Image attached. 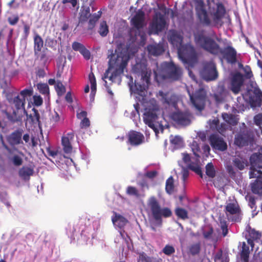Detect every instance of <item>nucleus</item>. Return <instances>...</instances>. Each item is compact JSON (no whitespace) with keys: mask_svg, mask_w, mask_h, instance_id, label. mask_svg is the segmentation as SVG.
<instances>
[{"mask_svg":"<svg viewBox=\"0 0 262 262\" xmlns=\"http://www.w3.org/2000/svg\"><path fill=\"white\" fill-rule=\"evenodd\" d=\"M33 91L32 89H25L23 90H22L20 92L19 95H18V96H20V97L21 98H24L25 100L26 98H27L28 97H30L33 95Z\"/></svg>","mask_w":262,"mask_h":262,"instance_id":"8fccbe9b","label":"nucleus"},{"mask_svg":"<svg viewBox=\"0 0 262 262\" xmlns=\"http://www.w3.org/2000/svg\"><path fill=\"white\" fill-rule=\"evenodd\" d=\"M221 229L222 231V235L224 237L227 236L228 233V225L226 222L225 221H221Z\"/></svg>","mask_w":262,"mask_h":262,"instance_id":"680f3d73","label":"nucleus"},{"mask_svg":"<svg viewBox=\"0 0 262 262\" xmlns=\"http://www.w3.org/2000/svg\"><path fill=\"white\" fill-rule=\"evenodd\" d=\"M22 134V129H17L12 132L7 138L9 144L11 146H15L23 143Z\"/></svg>","mask_w":262,"mask_h":262,"instance_id":"aec40b11","label":"nucleus"},{"mask_svg":"<svg viewBox=\"0 0 262 262\" xmlns=\"http://www.w3.org/2000/svg\"><path fill=\"white\" fill-rule=\"evenodd\" d=\"M199 83V89L196 90L194 94L190 93L189 90H188L190 100L193 106L199 111H202L204 107L205 102L206 98V92L205 89L201 87V84L203 83Z\"/></svg>","mask_w":262,"mask_h":262,"instance_id":"6e6552de","label":"nucleus"},{"mask_svg":"<svg viewBox=\"0 0 262 262\" xmlns=\"http://www.w3.org/2000/svg\"><path fill=\"white\" fill-rule=\"evenodd\" d=\"M18 173L20 177L27 179L33 174L34 170L32 168L23 166L19 169Z\"/></svg>","mask_w":262,"mask_h":262,"instance_id":"7c9ffc66","label":"nucleus"},{"mask_svg":"<svg viewBox=\"0 0 262 262\" xmlns=\"http://www.w3.org/2000/svg\"><path fill=\"white\" fill-rule=\"evenodd\" d=\"M147 205L150 209L152 217L155 221L162 224V217H170L172 213L171 209L168 207L161 208L160 203L155 196H151L147 200Z\"/></svg>","mask_w":262,"mask_h":262,"instance_id":"39448f33","label":"nucleus"},{"mask_svg":"<svg viewBox=\"0 0 262 262\" xmlns=\"http://www.w3.org/2000/svg\"><path fill=\"white\" fill-rule=\"evenodd\" d=\"M247 90L243 93V98L250 104L252 107L259 106L262 103V93L260 90L252 86V83H247Z\"/></svg>","mask_w":262,"mask_h":262,"instance_id":"423d86ee","label":"nucleus"},{"mask_svg":"<svg viewBox=\"0 0 262 262\" xmlns=\"http://www.w3.org/2000/svg\"><path fill=\"white\" fill-rule=\"evenodd\" d=\"M168 40L172 45H181L183 41V36L179 31L176 30H169Z\"/></svg>","mask_w":262,"mask_h":262,"instance_id":"5701e85b","label":"nucleus"},{"mask_svg":"<svg viewBox=\"0 0 262 262\" xmlns=\"http://www.w3.org/2000/svg\"><path fill=\"white\" fill-rule=\"evenodd\" d=\"M171 120L178 125L188 126L191 123V114L186 112L178 111L170 115Z\"/></svg>","mask_w":262,"mask_h":262,"instance_id":"9d476101","label":"nucleus"},{"mask_svg":"<svg viewBox=\"0 0 262 262\" xmlns=\"http://www.w3.org/2000/svg\"><path fill=\"white\" fill-rule=\"evenodd\" d=\"M80 53L83 56L85 60H89L91 58V54L90 51L84 46L80 51Z\"/></svg>","mask_w":262,"mask_h":262,"instance_id":"69168bd1","label":"nucleus"},{"mask_svg":"<svg viewBox=\"0 0 262 262\" xmlns=\"http://www.w3.org/2000/svg\"><path fill=\"white\" fill-rule=\"evenodd\" d=\"M98 32L102 37H106L107 35L109 32V27L105 20H102L100 22Z\"/></svg>","mask_w":262,"mask_h":262,"instance_id":"2f4dec72","label":"nucleus"},{"mask_svg":"<svg viewBox=\"0 0 262 262\" xmlns=\"http://www.w3.org/2000/svg\"><path fill=\"white\" fill-rule=\"evenodd\" d=\"M234 165L239 170H243L245 168V163L241 159L235 158L233 161Z\"/></svg>","mask_w":262,"mask_h":262,"instance_id":"13d9d810","label":"nucleus"},{"mask_svg":"<svg viewBox=\"0 0 262 262\" xmlns=\"http://www.w3.org/2000/svg\"><path fill=\"white\" fill-rule=\"evenodd\" d=\"M159 106L157 104L154 105L152 108H146L143 114V119L145 123L156 132L154 122L158 119L157 112Z\"/></svg>","mask_w":262,"mask_h":262,"instance_id":"1a4fd4ad","label":"nucleus"},{"mask_svg":"<svg viewBox=\"0 0 262 262\" xmlns=\"http://www.w3.org/2000/svg\"><path fill=\"white\" fill-rule=\"evenodd\" d=\"M201 245L200 242L193 244L189 247V252L192 256H195L200 253Z\"/></svg>","mask_w":262,"mask_h":262,"instance_id":"c9c22d12","label":"nucleus"},{"mask_svg":"<svg viewBox=\"0 0 262 262\" xmlns=\"http://www.w3.org/2000/svg\"><path fill=\"white\" fill-rule=\"evenodd\" d=\"M223 119L228 124L232 125H235L238 121L234 115L224 113L222 114Z\"/></svg>","mask_w":262,"mask_h":262,"instance_id":"f704fd0d","label":"nucleus"},{"mask_svg":"<svg viewBox=\"0 0 262 262\" xmlns=\"http://www.w3.org/2000/svg\"><path fill=\"white\" fill-rule=\"evenodd\" d=\"M50 84L52 85L53 84H55V88L56 91L58 96L63 95L66 92V89L65 86H64L62 83H49Z\"/></svg>","mask_w":262,"mask_h":262,"instance_id":"37998d69","label":"nucleus"},{"mask_svg":"<svg viewBox=\"0 0 262 262\" xmlns=\"http://www.w3.org/2000/svg\"><path fill=\"white\" fill-rule=\"evenodd\" d=\"M24 31L20 39V45L24 46V49H26L27 45V39L30 34V25L26 23L23 24Z\"/></svg>","mask_w":262,"mask_h":262,"instance_id":"cd10ccee","label":"nucleus"},{"mask_svg":"<svg viewBox=\"0 0 262 262\" xmlns=\"http://www.w3.org/2000/svg\"><path fill=\"white\" fill-rule=\"evenodd\" d=\"M250 178H256V179H259L262 178V171L260 170H257L254 168L251 169L249 172Z\"/></svg>","mask_w":262,"mask_h":262,"instance_id":"5fc2aeb1","label":"nucleus"},{"mask_svg":"<svg viewBox=\"0 0 262 262\" xmlns=\"http://www.w3.org/2000/svg\"><path fill=\"white\" fill-rule=\"evenodd\" d=\"M176 215L182 220H186L188 218V212L186 210L181 207H177L175 210Z\"/></svg>","mask_w":262,"mask_h":262,"instance_id":"4c0bfd02","label":"nucleus"},{"mask_svg":"<svg viewBox=\"0 0 262 262\" xmlns=\"http://www.w3.org/2000/svg\"><path fill=\"white\" fill-rule=\"evenodd\" d=\"M215 7L209 8L211 9L210 14L212 16L213 21L215 24L219 23L224 17L226 13V8L221 2H215L214 0H212Z\"/></svg>","mask_w":262,"mask_h":262,"instance_id":"9b49d317","label":"nucleus"},{"mask_svg":"<svg viewBox=\"0 0 262 262\" xmlns=\"http://www.w3.org/2000/svg\"><path fill=\"white\" fill-rule=\"evenodd\" d=\"M108 51L110 53L107 56V58L109 59L108 68L105 70L102 79L104 82H107L104 79H108L113 82L114 79L123 73L127 61L124 58L125 52L121 51L118 53L117 49L115 53L113 49H110Z\"/></svg>","mask_w":262,"mask_h":262,"instance_id":"f257e3e1","label":"nucleus"},{"mask_svg":"<svg viewBox=\"0 0 262 262\" xmlns=\"http://www.w3.org/2000/svg\"><path fill=\"white\" fill-rule=\"evenodd\" d=\"M211 147L216 150L224 151L227 149V144L224 139L216 134H211L209 138Z\"/></svg>","mask_w":262,"mask_h":262,"instance_id":"a211bd4d","label":"nucleus"},{"mask_svg":"<svg viewBox=\"0 0 262 262\" xmlns=\"http://www.w3.org/2000/svg\"><path fill=\"white\" fill-rule=\"evenodd\" d=\"M174 180L173 177L170 176L166 181L165 191L168 194H171L174 192Z\"/></svg>","mask_w":262,"mask_h":262,"instance_id":"72a5a7b5","label":"nucleus"},{"mask_svg":"<svg viewBox=\"0 0 262 262\" xmlns=\"http://www.w3.org/2000/svg\"><path fill=\"white\" fill-rule=\"evenodd\" d=\"M213 232V228L211 225L206 226L205 228L202 230V234L205 239H210Z\"/></svg>","mask_w":262,"mask_h":262,"instance_id":"ea45409f","label":"nucleus"},{"mask_svg":"<svg viewBox=\"0 0 262 262\" xmlns=\"http://www.w3.org/2000/svg\"><path fill=\"white\" fill-rule=\"evenodd\" d=\"M205 168L206 175L209 178H213L215 176V171L213 164L211 162L208 163Z\"/></svg>","mask_w":262,"mask_h":262,"instance_id":"79ce46f5","label":"nucleus"},{"mask_svg":"<svg viewBox=\"0 0 262 262\" xmlns=\"http://www.w3.org/2000/svg\"><path fill=\"white\" fill-rule=\"evenodd\" d=\"M165 21L162 19H160L152 26V29L156 31L157 33L162 32L165 27Z\"/></svg>","mask_w":262,"mask_h":262,"instance_id":"58836bf2","label":"nucleus"},{"mask_svg":"<svg viewBox=\"0 0 262 262\" xmlns=\"http://www.w3.org/2000/svg\"><path fill=\"white\" fill-rule=\"evenodd\" d=\"M253 135L248 130H244L237 134L234 138V144L241 147L247 146L253 141Z\"/></svg>","mask_w":262,"mask_h":262,"instance_id":"2eb2a0df","label":"nucleus"},{"mask_svg":"<svg viewBox=\"0 0 262 262\" xmlns=\"http://www.w3.org/2000/svg\"><path fill=\"white\" fill-rule=\"evenodd\" d=\"M34 52L35 56H38V53L41 51L43 47L44 41L42 37L37 33L34 34Z\"/></svg>","mask_w":262,"mask_h":262,"instance_id":"393cba45","label":"nucleus"},{"mask_svg":"<svg viewBox=\"0 0 262 262\" xmlns=\"http://www.w3.org/2000/svg\"><path fill=\"white\" fill-rule=\"evenodd\" d=\"M162 252L165 255L170 256L175 253V249L171 245H166L162 249Z\"/></svg>","mask_w":262,"mask_h":262,"instance_id":"6e6d98bb","label":"nucleus"},{"mask_svg":"<svg viewBox=\"0 0 262 262\" xmlns=\"http://www.w3.org/2000/svg\"><path fill=\"white\" fill-rule=\"evenodd\" d=\"M74 134L70 132L62 138L61 142L63 146V150L66 154H70L72 151V146L71 141L73 140Z\"/></svg>","mask_w":262,"mask_h":262,"instance_id":"4be33fe9","label":"nucleus"},{"mask_svg":"<svg viewBox=\"0 0 262 262\" xmlns=\"http://www.w3.org/2000/svg\"><path fill=\"white\" fill-rule=\"evenodd\" d=\"M251 188L254 194H262V178L256 179L251 184Z\"/></svg>","mask_w":262,"mask_h":262,"instance_id":"c85d7f7f","label":"nucleus"},{"mask_svg":"<svg viewBox=\"0 0 262 262\" xmlns=\"http://www.w3.org/2000/svg\"><path fill=\"white\" fill-rule=\"evenodd\" d=\"M126 193L128 195L135 196L137 198L140 196L138 190L134 186H128L126 189Z\"/></svg>","mask_w":262,"mask_h":262,"instance_id":"3c124183","label":"nucleus"},{"mask_svg":"<svg viewBox=\"0 0 262 262\" xmlns=\"http://www.w3.org/2000/svg\"><path fill=\"white\" fill-rule=\"evenodd\" d=\"M201 75L207 82L215 80L218 77V73L214 64L208 63L205 64L201 72Z\"/></svg>","mask_w":262,"mask_h":262,"instance_id":"4468645a","label":"nucleus"},{"mask_svg":"<svg viewBox=\"0 0 262 262\" xmlns=\"http://www.w3.org/2000/svg\"><path fill=\"white\" fill-rule=\"evenodd\" d=\"M32 111L33 112L32 114H30L29 115V118L31 119V121L33 123H40V115L38 112V111L35 108H32Z\"/></svg>","mask_w":262,"mask_h":262,"instance_id":"49530a36","label":"nucleus"},{"mask_svg":"<svg viewBox=\"0 0 262 262\" xmlns=\"http://www.w3.org/2000/svg\"><path fill=\"white\" fill-rule=\"evenodd\" d=\"M249 235L250 238L254 239L255 241L260 239L261 236V233L254 229H250L249 231Z\"/></svg>","mask_w":262,"mask_h":262,"instance_id":"864d4df0","label":"nucleus"},{"mask_svg":"<svg viewBox=\"0 0 262 262\" xmlns=\"http://www.w3.org/2000/svg\"><path fill=\"white\" fill-rule=\"evenodd\" d=\"M219 50V53L221 54L222 58L225 59L227 63L232 65L237 63V52L233 47L228 46L224 49L220 47Z\"/></svg>","mask_w":262,"mask_h":262,"instance_id":"ddd939ff","label":"nucleus"},{"mask_svg":"<svg viewBox=\"0 0 262 262\" xmlns=\"http://www.w3.org/2000/svg\"><path fill=\"white\" fill-rule=\"evenodd\" d=\"M82 223L83 222L80 221L78 222V223L77 224V225L76 226V227H73V230L72 231H71V226H69V227L67 229V234H68L71 238H74V232L76 231V227L77 226H80L81 225H82Z\"/></svg>","mask_w":262,"mask_h":262,"instance_id":"0e129e2a","label":"nucleus"},{"mask_svg":"<svg viewBox=\"0 0 262 262\" xmlns=\"http://www.w3.org/2000/svg\"><path fill=\"white\" fill-rule=\"evenodd\" d=\"M127 144L137 146L141 145L144 142V136L140 132L136 130H130L127 134Z\"/></svg>","mask_w":262,"mask_h":262,"instance_id":"6ab92c4d","label":"nucleus"},{"mask_svg":"<svg viewBox=\"0 0 262 262\" xmlns=\"http://www.w3.org/2000/svg\"><path fill=\"white\" fill-rule=\"evenodd\" d=\"M157 71H154V82H160V79L179 80L182 75V69L172 61H164L160 67L157 66Z\"/></svg>","mask_w":262,"mask_h":262,"instance_id":"f03ea898","label":"nucleus"},{"mask_svg":"<svg viewBox=\"0 0 262 262\" xmlns=\"http://www.w3.org/2000/svg\"><path fill=\"white\" fill-rule=\"evenodd\" d=\"M180 58L183 63L188 67H193L198 61L196 51L193 48L184 52Z\"/></svg>","mask_w":262,"mask_h":262,"instance_id":"f3484780","label":"nucleus"},{"mask_svg":"<svg viewBox=\"0 0 262 262\" xmlns=\"http://www.w3.org/2000/svg\"><path fill=\"white\" fill-rule=\"evenodd\" d=\"M35 70V74L37 78L41 79L46 76L47 73L44 69L41 68H37Z\"/></svg>","mask_w":262,"mask_h":262,"instance_id":"bf43d9fd","label":"nucleus"},{"mask_svg":"<svg viewBox=\"0 0 262 262\" xmlns=\"http://www.w3.org/2000/svg\"><path fill=\"white\" fill-rule=\"evenodd\" d=\"M137 262H151L150 258L144 252L140 253Z\"/></svg>","mask_w":262,"mask_h":262,"instance_id":"052dcab7","label":"nucleus"},{"mask_svg":"<svg viewBox=\"0 0 262 262\" xmlns=\"http://www.w3.org/2000/svg\"><path fill=\"white\" fill-rule=\"evenodd\" d=\"M259 156L256 154H253L250 158V161L251 164L252 166H256L258 165V167H260V166L259 165L258 163L259 162V160L258 159Z\"/></svg>","mask_w":262,"mask_h":262,"instance_id":"4d7b16f0","label":"nucleus"},{"mask_svg":"<svg viewBox=\"0 0 262 262\" xmlns=\"http://www.w3.org/2000/svg\"><path fill=\"white\" fill-rule=\"evenodd\" d=\"M37 88L41 94L45 95H49V88L47 83H38Z\"/></svg>","mask_w":262,"mask_h":262,"instance_id":"c03bdc74","label":"nucleus"},{"mask_svg":"<svg viewBox=\"0 0 262 262\" xmlns=\"http://www.w3.org/2000/svg\"><path fill=\"white\" fill-rule=\"evenodd\" d=\"M132 71L138 76H141L142 82H151L152 72L147 68V60L143 54L135 57V63H132Z\"/></svg>","mask_w":262,"mask_h":262,"instance_id":"20e7f679","label":"nucleus"},{"mask_svg":"<svg viewBox=\"0 0 262 262\" xmlns=\"http://www.w3.org/2000/svg\"><path fill=\"white\" fill-rule=\"evenodd\" d=\"M226 214L227 216L229 215H234L230 219L232 222H238L242 220L241 208L237 203H230L225 207Z\"/></svg>","mask_w":262,"mask_h":262,"instance_id":"dca6fc26","label":"nucleus"},{"mask_svg":"<svg viewBox=\"0 0 262 262\" xmlns=\"http://www.w3.org/2000/svg\"><path fill=\"white\" fill-rule=\"evenodd\" d=\"M231 91L235 94H238L241 90L242 86H245V84L246 83H231Z\"/></svg>","mask_w":262,"mask_h":262,"instance_id":"09e8293b","label":"nucleus"},{"mask_svg":"<svg viewBox=\"0 0 262 262\" xmlns=\"http://www.w3.org/2000/svg\"><path fill=\"white\" fill-rule=\"evenodd\" d=\"M194 3L196 17L200 23L204 26H211L212 21L209 18L204 1L194 0Z\"/></svg>","mask_w":262,"mask_h":262,"instance_id":"0eeeda50","label":"nucleus"},{"mask_svg":"<svg viewBox=\"0 0 262 262\" xmlns=\"http://www.w3.org/2000/svg\"><path fill=\"white\" fill-rule=\"evenodd\" d=\"M250 250L249 247L245 242L242 243V250L241 252V258L243 262H248Z\"/></svg>","mask_w":262,"mask_h":262,"instance_id":"c756f323","label":"nucleus"},{"mask_svg":"<svg viewBox=\"0 0 262 262\" xmlns=\"http://www.w3.org/2000/svg\"><path fill=\"white\" fill-rule=\"evenodd\" d=\"M19 19V16L16 15L13 17H9L8 18V21L11 26H15L18 23Z\"/></svg>","mask_w":262,"mask_h":262,"instance_id":"774afa93","label":"nucleus"},{"mask_svg":"<svg viewBox=\"0 0 262 262\" xmlns=\"http://www.w3.org/2000/svg\"><path fill=\"white\" fill-rule=\"evenodd\" d=\"M84 46H85L84 45L78 41H74L72 45L73 50L75 51H78L79 52Z\"/></svg>","mask_w":262,"mask_h":262,"instance_id":"338daca9","label":"nucleus"},{"mask_svg":"<svg viewBox=\"0 0 262 262\" xmlns=\"http://www.w3.org/2000/svg\"><path fill=\"white\" fill-rule=\"evenodd\" d=\"M196 45L204 50L213 55H217L220 51V45L213 38L205 33L204 30H201L194 34Z\"/></svg>","mask_w":262,"mask_h":262,"instance_id":"7ed1b4c3","label":"nucleus"},{"mask_svg":"<svg viewBox=\"0 0 262 262\" xmlns=\"http://www.w3.org/2000/svg\"><path fill=\"white\" fill-rule=\"evenodd\" d=\"M254 122L255 124L258 126L260 129L261 133L262 134V114H259L256 115L254 118Z\"/></svg>","mask_w":262,"mask_h":262,"instance_id":"e2e57ef3","label":"nucleus"},{"mask_svg":"<svg viewBox=\"0 0 262 262\" xmlns=\"http://www.w3.org/2000/svg\"><path fill=\"white\" fill-rule=\"evenodd\" d=\"M10 161L15 166H20L23 164V160L21 157L17 155H14L10 158Z\"/></svg>","mask_w":262,"mask_h":262,"instance_id":"de8ad7c7","label":"nucleus"},{"mask_svg":"<svg viewBox=\"0 0 262 262\" xmlns=\"http://www.w3.org/2000/svg\"><path fill=\"white\" fill-rule=\"evenodd\" d=\"M192 151L193 154L198 158H200L199 153L201 152V149L199 144L196 141H193L191 145Z\"/></svg>","mask_w":262,"mask_h":262,"instance_id":"603ef678","label":"nucleus"},{"mask_svg":"<svg viewBox=\"0 0 262 262\" xmlns=\"http://www.w3.org/2000/svg\"><path fill=\"white\" fill-rule=\"evenodd\" d=\"M147 50L154 56L161 55L165 51L164 47L160 45H149L147 46Z\"/></svg>","mask_w":262,"mask_h":262,"instance_id":"bb28decb","label":"nucleus"},{"mask_svg":"<svg viewBox=\"0 0 262 262\" xmlns=\"http://www.w3.org/2000/svg\"><path fill=\"white\" fill-rule=\"evenodd\" d=\"M66 63V58L64 56H59L56 60V70H59V72L63 70Z\"/></svg>","mask_w":262,"mask_h":262,"instance_id":"a19ab883","label":"nucleus"},{"mask_svg":"<svg viewBox=\"0 0 262 262\" xmlns=\"http://www.w3.org/2000/svg\"><path fill=\"white\" fill-rule=\"evenodd\" d=\"M131 93L142 96L149 83H128Z\"/></svg>","mask_w":262,"mask_h":262,"instance_id":"412c9836","label":"nucleus"},{"mask_svg":"<svg viewBox=\"0 0 262 262\" xmlns=\"http://www.w3.org/2000/svg\"><path fill=\"white\" fill-rule=\"evenodd\" d=\"M45 46L56 51L57 50V40L50 36H47L45 38Z\"/></svg>","mask_w":262,"mask_h":262,"instance_id":"473e14b6","label":"nucleus"},{"mask_svg":"<svg viewBox=\"0 0 262 262\" xmlns=\"http://www.w3.org/2000/svg\"><path fill=\"white\" fill-rule=\"evenodd\" d=\"M9 102L15 107V111L18 112L19 110H23L24 112L27 115V111L25 108V101L24 98H21L20 97V96L17 95L13 99H10Z\"/></svg>","mask_w":262,"mask_h":262,"instance_id":"b1692460","label":"nucleus"},{"mask_svg":"<svg viewBox=\"0 0 262 262\" xmlns=\"http://www.w3.org/2000/svg\"><path fill=\"white\" fill-rule=\"evenodd\" d=\"M91 15L90 9L89 7H88L83 10L81 13L79 18V22L84 23L87 21Z\"/></svg>","mask_w":262,"mask_h":262,"instance_id":"e433bc0d","label":"nucleus"},{"mask_svg":"<svg viewBox=\"0 0 262 262\" xmlns=\"http://www.w3.org/2000/svg\"><path fill=\"white\" fill-rule=\"evenodd\" d=\"M18 112L17 111L14 110L12 114L8 113L7 114V117L8 120L12 123H15L20 121L21 119V118L19 116L17 115V113Z\"/></svg>","mask_w":262,"mask_h":262,"instance_id":"a18cd8bd","label":"nucleus"},{"mask_svg":"<svg viewBox=\"0 0 262 262\" xmlns=\"http://www.w3.org/2000/svg\"><path fill=\"white\" fill-rule=\"evenodd\" d=\"M114 215L112 218L114 225L120 229L123 228L127 223V220L124 216L116 212H114Z\"/></svg>","mask_w":262,"mask_h":262,"instance_id":"a878e982","label":"nucleus"},{"mask_svg":"<svg viewBox=\"0 0 262 262\" xmlns=\"http://www.w3.org/2000/svg\"><path fill=\"white\" fill-rule=\"evenodd\" d=\"M244 73L238 71L232 72L230 73V82H245L253 77V74L250 66H246L244 69Z\"/></svg>","mask_w":262,"mask_h":262,"instance_id":"f8f14e48","label":"nucleus"}]
</instances>
